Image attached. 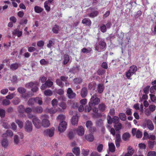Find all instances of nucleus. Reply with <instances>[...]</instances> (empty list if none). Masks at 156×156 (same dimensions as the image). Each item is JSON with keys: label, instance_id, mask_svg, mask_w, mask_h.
I'll use <instances>...</instances> for the list:
<instances>
[{"label": "nucleus", "instance_id": "nucleus-57", "mask_svg": "<svg viewBox=\"0 0 156 156\" xmlns=\"http://www.w3.org/2000/svg\"><path fill=\"white\" fill-rule=\"evenodd\" d=\"M2 104L4 105H7L10 104V101L8 99H5L2 101Z\"/></svg>", "mask_w": 156, "mask_h": 156}, {"label": "nucleus", "instance_id": "nucleus-10", "mask_svg": "<svg viewBox=\"0 0 156 156\" xmlns=\"http://www.w3.org/2000/svg\"><path fill=\"white\" fill-rule=\"evenodd\" d=\"M103 120L101 119H97L95 122V125L97 127H100L102 129H105L104 126Z\"/></svg>", "mask_w": 156, "mask_h": 156}, {"label": "nucleus", "instance_id": "nucleus-2", "mask_svg": "<svg viewBox=\"0 0 156 156\" xmlns=\"http://www.w3.org/2000/svg\"><path fill=\"white\" fill-rule=\"evenodd\" d=\"M97 94L95 93L92 96L90 100L89 105H91L92 106L98 105L100 101L99 98L97 97Z\"/></svg>", "mask_w": 156, "mask_h": 156}, {"label": "nucleus", "instance_id": "nucleus-16", "mask_svg": "<svg viewBox=\"0 0 156 156\" xmlns=\"http://www.w3.org/2000/svg\"><path fill=\"white\" fill-rule=\"evenodd\" d=\"M1 144L4 148H7L9 145L8 140L6 138H4L2 140Z\"/></svg>", "mask_w": 156, "mask_h": 156}, {"label": "nucleus", "instance_id": "nucleus-43", "mask_svg": "<svg viewBox=\"0 0 156 156\" xmlns=\"http://www.w3.org/2000/svg\"><path fill=\"white\" fill-rule=\"evenodd\" d=\"M16 122L18 125L19 127L21 129L23 128V123L22 122L20 121L19 120L16 119Z\"/></svg>", "mask_w": 156, "mask_h": 156}, {"label": "nucleus", "instance_id": "nucleus-14", "mask_svg": "<svg viewBox=\"0 0 156 156\" xmlns=\"http://www.w3.org/2000/svg\"><path fill=\"white\" fill-rule=\"evenodd\" d=\"M43 108L41 106H38L33 108V112L35 113H41L43 112Z\"/></svg>", "mask_w": 156, "mask_h": 156}, {"label": "nucleus", "instance_id": "nucleus-19", "mask_svg": "<svg viewBox=\"0 0 156 156\" xmlns=\"http://www.w3.org/2000/svg\"><path fill=\"white\" fill-rule=\"evenodd\" d=\"M98 11H96L87 14V16H84L85 17L88 16L90 18H94L95 17L97 16H98Z\"/></svg>", "mask_w": 156, "mask_h": 156}, {"label": "nucleus", "instance_id": "nucleus-18", "mask_svg": "<svg viewBox=\"0 0 156 156\" xmlns=\"http://www.w3.org/2000/svg\"><path fill=\"white\" fill-rule=\"evenodd\" d=\"M78 121V116L77 115L73 116L71 120V122L73 125H75L77 124Z\"/></svg>", "mask_w": 156, "mask_h": 156}, {"label": "nucleus", "instance_id": "nucleus-23", "mask_svg": "<svg viewBox=\"0 0 156 156\" xmlns=\"http://www.w3.org/2000/svg\"><path fill=\"white\" fill-rule=\"evenodd\" d=\"M72 152L77 156H79L80 154V149L78 147H75L72 150Z\"/></svg>", "mask_w": 156, "mask_h": 156}, {"label": "nucleus", "instance_id": "nucleus-13", "mask_svg": "<svg viewBox=\"0 0 156 156\" xmlns=\"http://www.w3.org/2000/svg\"><path fill=\"white\" fill-rule=\"evenodd\" d=\"M82 23L84 24H85L87 27L90 26L91 24V21L88 18H85L82 21Z\"/></svg>", "mask_w": 156, "mask_h": 156}, {"label": "nucleus", "instance_id": "nucleus-56", "mask_svg": "<svg viewBox=\"0 0 156 156\" xmlns=\"http://www.w3.org/2000/svg\"><path fill=\"white\" fill-rule=\"evenodd\" d=\"M74 81L75 83L77 84H80L82 82V80L80 78H75L74 79Z\"/></svg>", "mask_w": 156, "mask_h": 156}, {"label": "nucleus", "instance_id": "nucleus-52", "mask_svg": "<svg viewBox=\"0 0 156 156\" xmlns=\"http://www.w3.org/2000/svg\"><path fill=\"white\" fill-rule=\"evenodd\" d=\"M148 138L149 139L152 140V141H154L155 137L153 135H150L147 133V138Z\"/></svg>", "mask_w": 156, "mask_h": 156}, {"label": "nucleus", "instance_id": "nucleus-35", "mask_svg": "<svg viewBox=\"0 0 156 156\" xmlns=\"http://www.w3.org/2000/svg\"><path fill=\"white\" fill-rule=\"evenodd\" d=\"M13 139L15 144H18L20 143V139L19 138L18 135H15L14 136Z\"/></svg>", "mask_w": 156, "mask_h": 156}, {"label": "nucleus", "instance_id": "nucleus-64", "mask_svg": "<svg viewBox=\"0 0 156 156\" xmlns=\"http://www.w3.org/2000/svg\"><path fill=\"white\" fill-rule=\"evenodd\" d=\"M147 156H156V152L155 151H150L147 154Z\"/></svg>", "mask_w": 156, "mask_h": 156}, {"label": "nucleus", "instance_id": "nucleus-63", "mask_svg": "<svg viewBox=\"0 0 156 156\" xmlns=\"http://www.w3.org/2000/svg\"><path fill=\"white\" fill-rule=\"evenodd\" d=\"M151 100L153 102L156 101V96L154 94H150Z\"/></svg>", "mask_w": 156, "mask_h": 156}, {"label": "nucleus", "instance_id": "nucleus-62", "mask_svg": "<svg viewBox=\"0 0 156 156\" xmlns=\"http://www.w3.org/2000/svg\"><path fill=\"white\" fill-rule=\"evenodd\" d=\"M142 133L139 130H138L137 131L136 134V136L137 138H139L142 137Z\"/></svg>", "mask_w": 156, "mask_h": 156}, {"label": "nucleus", "instance_id": "nucleus-47", "mask_svg": "<svg viewBox=\"0 0 156 156\" xmlns=\"http://www.w3.org/2000/svg\"><path fill=\"white\" fill-rule=\"evenodd\" d=\"M93 125V123L91 121H87L86 124V126L87 128H89L92 126Z\"/></svg>", "mask_w": 156, "mask_h": 156}, {"label": "nucleus", "instance_id": "nucleus-22", "mask_svg": "<svg viewBox=\"0 0 156 156\" xmlns=\"http://www.w3.org/2000/svg\"><path fill=\"white\" fill-rule=\"evenodd\" d=\"M104 86L103 84H100L98 85L97 87V90L98 93L101 94L103 92L104 89Z\"/></svg>", "mask_w": 156, "mask_h": 156}, {"label": "nucleus", "instance_id": "nucleus-12", "mask_svg": "<svg viewBox=\"0 0 156 156\" xmlns=\"http://www.w3.org/2000/svg\"><path fill=\"white\" fill-rule=\"evenodd\" d=\"M20 27H18L17 28L14 30L12 34L13 35H17L18 37H20L22 35L23 32L22 31H19Z\"/></svg>", "mask_w": 156, "mask_h": 156}, {"label": "nucleus", "instance_id": "nucleus-51", "mask_svg": "<svg viewBox=\"0 0 156 156\" xmlns=\"http://www.w3.org/2000/svg\"><path fill=\"white\" fill-rule=\"evenodd\" d=\"M5 134L7 136L10 137H12L13 135L12 131L11 130L9 129H8L6 130V133Z\"/></svg>", "mask_w": 156, "mask_h": 156}, {"label": "nucleus", "instance_id": "nucleus-39", "mask_svg": "<svg viewBox=\"0 0 156 156\" xmlns=\"http://www.w3.org/2000/svg\"><path fill=\"white\" fill-rule=\"evenodd\" d=\"M92 51V49L90 48H84L81 50V51L83 53H90Z\"/></svg>", "mask_w": 156, "mask_h": 156}, {"label": "nucleus", "instance_id": "nucleus-28", "mask_svg": "<svg viewBox=\"0 0 156 156\" xmlns=\"http://www.w3.org/2000/svg\"><path fill=\"white\" fill-rule=\"evenodd\" d=\"M57 111V109L56 107H53L49 109L48 111L50 114H54L56 113Z\"/></svg>", "mask_w": 156, "mask_h": 156}, {"label": "nucleus", "instance_id": "nucleus-59", "mask_svg": "<svg viewBox=\"0 0 156 156\" xmlns=\"http://www.w3.org/2000/svg\"><path fill=\"white\" fill-rule=\"evenodd\" d=\"M45 83L48 88L51 87L53 84V82L49 80H48Z\"/></svg>", "mask_w": 156, "mask_h": 156}, {"label": "nucleus", "instance_id": "nucleus-60", "mask_svg": "<svg viewBox=\"0 0 156 156\" xmlns=\"http://www.w3.org/2000/svg\"><path fill=\"white\" fill-rule=\"evenodd\" d=\"M59 106L62 109H64L66 107V105L65 103L62 102L59 103Z\"/></svg>", "mask_w": 156, "mask_h": 156}, {"label": "nucleus", "instance_id": "nucleus-46", "mask_svg": "<svg viewBox=\"0 0 156 156\" xmlns=\"http://www.w3.org/2000/svg\"><path fill=\"white\" fill-rule=\"evenodd\" d=\"M35 83L33 82H30L26 84L25 87L28 88H32L33 87L35 86Z\"/></svg>", "mask_w": 156, "mask_h": 156}, {"label": "nucleus", "instance_id": "nucleus-41", "mask_svg": "<svg viewBox=\"0 0 156 156\" xmlns=\"http://www.w3.org/2000/svg\"><path fill=\"white\" fill-rule=\"evenodd\" d=\"M105 105L103 103L100 104L98 105V108L100 111L102 112H103L105 110Z\"/></svg>", "mask_w": 156, "mask_h": 156}, {"label": "nucleus", "instance_id": "nucleus-17", "mask_svg": "<svg viewBox=\"0 0 156 156\" xmlns=\"http://www.w3.org/2000/svg\"><path fill=\"white\" fill-rule=\"evenodd\" d=\"M87 90L85 87L83 88L81 90L80 94L81 96L83 98L85 97L87 95Z\"/></svg>", "mask_w": 156, "mask_h": 156}, {"label": "nucleus", "instance_id": "nucleus-5", "mask_svg": "<svg viewBox=\"0 0 156 156\" xmlns=\"http://www.w3.org/2000/svg\"><path fill=\"white\" fill-rule=\"evenodd\" d=\"M32 122L35 127L37 129H40L41 126V121L37 117L34 116L32 119Z\"/></svg>", "mask_w": 156, "mask_h": 156}, {"label": "nucleus", "instance_id": "nucleus-20", "mask_svg": "<svg viewBox=\"0 0 156 156\" xmlns=\"http://www.w3.org/2000/svg\"><path fill=\"white\" fill-rule=\"evenodd\" d=\"M108 147L109 150L110 152H113L115 151V147L113 143H109L108 144Z\"/></svg>", "mask_w": 156, "mask_h": 156}, {"label": "nucleus", "instance_id": "nucleus-54", "mask_svg": "<svg viewBox=\"0 0 156 156\" xmlns=\"http://www.w3.org/2000/svg\"><path fill=\"white\" fill-rule=\"evenodd\" d=\"M40 62L42 66L47 65L48 63V62L46 61L44 59H41Z\"/></svg>", "mask_w": 156, "mask_h": 156}, {"label": "nucleus", "instance_id": "nucleus-24", "mask_svg": "<svg viewBox=\"0 0 156 156\" xmlns=\"http://www.w3.org/2000/svg\"><path fill=\"white\" fill-rule=\"evenodd\" d=\"M19 65L17 63L12 64L10 66V68L12 70H15L18 69Z\"/></svg>", "mask_w": 156, "mask_h": 156}, {"label": "nucleus", "instance_id": "nucleus-11", "mask_svg": "<svg viewBox=\"0 0 156 156\" xmlns=\"http://www.w3.org/2000/svg\"><path fill=\"white\" fill-rule=\"evenodd\" d=\"M76 132L77 134L80 136H83L84 133V128L82 126H80L78 127L76 129Z\"/></svg>", "mask_w": 156, "mask_h": 156}, {"label": "nucleus", "instance_id": "nucleus-50", "mask_svg": "<svg viewBox=\"0 0 156 156\" xmlns=\"http://www.w3.org/2000/svg\"><path fill=\"white\" fill-rule=\"evenodd\" d=\"M155 141H148V145L149 148L150 149L153 148L154 145Z\"/></svg>", "mask_w": 156, "mask_h": 156}, {"label": "nucleus", "instance_id": "nucleus-29", "mask_svg": "<svg viewBox=\"0 0 156 156\" xmlns=\"http://www.w3.org/2000/svg\"><path fill=\"white\" fill-rule=\"evenodd\" d=\"M35 103L41 105L42 104V101L41 98L36 97L35 98Z\"/></svg>", "mask_w": 156, "mask_h": 156}, {"label": "nucleus", "instance_id": "nucleus-26", "mask_svg": "<svg viewBox=\"0 0 156 156\" xmlns=\"http://www.w3.org/2000/svg\"><path fill=\"white\" fill-rule=\"evenodd\" d=\"M59 30V27L57 25H55L52 28V31L55 34H57L58 33Z\"/></svg>", "mask_w": 156, "mask_h": 156}, {"label": "nucleus", "instance_id": "nucleus-58", "mask_svg": "<svg viewBox=\"0 0 156 156\" xmlns=\"http://www.w3.org/2000/svg\"><path fill=\"white\" fill-rule=\"evenodd\" d=\"M44 44V42L43 41H40L37 42V45L38 47H43Z\"/></svg>", "mask_w": 156, "mask_h": 156}, {"label": "nucleus", "instance_id": "nucleus-21", "mask_svg": "<svg viewBox=\"0 0 156 156\" xmlns=\"http://www.w3.org/2000/svg\"><path fill=\"white\" fill-rule=\"evenodd\" d=\"M130 134L126 132L124 133L122 135V137L124 140L126 141L128 140L130 137Z\"/></svg>", "mask_w": 156, "mask_h": 156}, {"label": "nucleus", "instance_id": "nucleus-53", "mask_svg": "<svg viewBox=\"0 0 156 156\" xmlns=\"http://www.w3.org/2000/svg\"><path fill=\"white\" fill-rule=\"evenodd\" d=\"M113 122L116 124L119 123V118L117 116H114L113 118Z\"/></svg>", "mask_w": 156, "mask_h": 156}, {"label": "nucleus", "instance_id": "nucleus-25", "mask_svg": "<svg viewBox=\"0 0 156 156\" xmlns=\"http://www.w3.org/2000/svg\"><path fill=\"white\" fill-rule=\"evenodd\" d=\"M63 63L65 65L66 64L69 60V56L67 54H65L64 55Z\"/></svg>", "mask_w": 156, "mask_h": 156}, {"label": "nucleus", "instance_id": "nucleus-8", "mask_svg": "<svg viewBox=\"0 0 156 156\" xmlns=\"http://www.w3.org/2000/svg\"><path fill=\"white\" fill-rule=\"evenodd\" d=\"M67 125V123L65 121H61L58 127V131L60 132H63L65 130Z\"/></svg>", "mask_w": 156, "mask_h": 156}, {"label": "nucleus", "instance_id": "nucleus-7", "mask_svg": "<svg viewBox=\"0 0 156 156\" xmlns=\"http://www.w3.org/2000/svg\"><path fill=\"white\" fill-rule=\"evenodd\" d=\"M55 131V128L54 127H52L50 129H47L44 131V134L47 136L51 137L54 135Z\"/></svg>", "mask_w": 156, "mask_h": 156}, {"label": "nucleus", "instance_id": "nucleus-27", "mask_svg": "<svg viewBox=\"0 0 156 156\" xmlns=\"http://www.w3.org/2000/svg\"><path fill=\"white\" fill-rule=\"evenodd\" d=\"M134 151L133 148L130 146H129L127 149V153H126L132 156Z\"/></svg>", "mask_w": 156, "mask_h": 156}, {"label": "nucleus", "instance_id": "nucleus-36", "mask_svg": "<svg viewBox=\"0 0 156 156\" xmlns=\"http://www.w3.org/2000/svg\"><path fill=\"white\" fill-rule=\"evenodd\" d=\"M18 111L20 113H23L25 111V109L23 105H20L18 107Z\"/></svg>", "mask_w": 156, "mask_h": 156}, {"label": "nucleus", "instance_id": "nucleus-4", "mask_svg": "<svg viewBox=\"0 0 156 156\" xmlns=\"http://www.w3.org/2000/svg\"><path fill=\"white\" fill-rule=\"evenodd\" d=\"M25 130L27 133H30L33 130V126L30 121L29 120L26 121L24 126Z\"/></svg>", "mask_w": 156, "mask_h": 156}, {"label": "nucleus", "instance_id": "nucleus-31", "mask_svg": "<svg viewBox=\"0 0 156 156\" xmlns=\"http://www.w3.org/2000/svg\"><path fill=\"white\" fill-rule=\"evenodd\" d=\"M35 11L37 13H40L43 10V9L41 7L35 6L34 8Z\"/></svg>", "mask_w": 156, "mask_h": 156}, {"label": "nucleus", "instance_id": "nucleus-9", "mask_svg": "<svg viewBox=\"0 0 156 156\" xmlns=\"http://www.w3.org/2000/svg\"><path fill=\"white\" fill-rule=\"evenodd\" d=\"M67 96L69 99L74 98L76 97V94L73 92L72 90L70 88H69L67 89Z\"/></svg>", "mask_w": 156, "mask_h": 156}, {"label": "nucleus", "instance_id": "nucleus-30", "mask_svg": "<svg viewBox=\"0 0 156 156\" xmlns=\"http://www.w3.org/2000/svg\"><path fill=\"white\" fill-rule=\"evenodd\" d=\"M86 139L88 141L92 142L94 140L93 136L91 134H89L86 136Z\"/></svg>", "mask_w": 156, "mask_h": 156}, {"label": "nucleus", "instance_id": "nucleus-45", "mask_svg": "<svg viewBox=\"0 0 156 156\" xmlns=\"http://www.w3.org/2000/svg\"><path fill=\"white\" fill-rule=\"evenodd\" d=\"M91 105H89V103L88 105H87L85 106V111L86 112H89L92 109Z\"/></svg>", "mask_w": 156, "mask_h": 156}, {"label": "nucleus", "instance_id": "nucleus-15", "mask_svg": "<svg viewBox=\"0 0 156 156\" xmlns=\"http://www.w3.org/2000/svg\"><path fill=\"white\" fill-rule=\"evenodd\" d=\"M147 127L150 130L154 129V127L152 122L150 120H147Z\"/></svg>", "mask_w": 156, "mask_h": 156}, {"label": "nucleus", "instance_id": "nucleus-40", "mask_svg": "<svg viewBox=\"0 0 156 156\" xmlns=\"http://www.w3.org/2000/svg\"><path fill=\"white\" fill-rule=\"evenodd\" d=\"M17 91L19 93L23 94L26 92V90L23 87H20L18 88Z\"/></svg>", "mask_w": 156, "mask_h": 156}, {"label": "nucleus", "instance_id": "nucleus-49", "mask_svg": "<svg viewBox=\"0 0 156 156\" xmlns=\"http://www.w3.org/2000/svg\"><path fill=\"white\" fill-rule=\"evenodd\" d=\"M48 2L46 1L44 3V7L45 8L46 10L48 12L51 9L50 7L48 6Z\"/></svg>", "mask_w": 156, "mask_h": 156}, {"label": "nucleus", "instance_id": "nucleus-6", "mask_svg": "<svg viewBox=\"0 0 156 156\" xmlns=\"http://www.w3.org/2000/svg\"><path fill=\"white\" fill-rule=\"evenodd\" d=\"M106 46V44L104 41L101 40L99 43L97 44L95 48V50L99 51V49H101L104 48Z\"/></svg>", "mask_w": 156, "mask_h": 156}, {"label": "nucleus", "instance_id": "nucleus-32", "mask_svg": "<svg viewBox=\"0 0 156 156\" xmlns=\"http://www.w3.org/2000/svg\"><path fill=\"white\" fill-rule=\"evenodd\" d=\"M44 94L46 96H51L53 94L52 91L50 89H48L44 91Z\"/></svg>", "mask_w": 156, "mask_h": 156}, {"label": "nucleus", "instance_id": "nucleus-48", "mask_svg": "<svg viewBox=\"0 0 156 156\" xmlns=\"http://www.w3.org/2000/svg\"><path fill=\"white\" fill-rule=\"evenodd\" d=\"M65 119V117L64 115L62 114L59 115H58L56 118V119L57 120H60V121H63Z\"/></svg>", "mask_w": 156, "mask_h": 156}, {"label": "nucleus", "instance_id": "nucleus-44", "mask_svg": "<svg viewBox=\"0 0 156 156\" xmlns=\"http://www.w3.org/2000/svg\"><path fill=\"white\" fill-rule=\"evenodd\" d=\"M5 111L4 109L0 108V116L1 118H3L5 117Z\"/></svg>", "mask_w": 156, "mask_h": 156}, {"label": "nucleus", "instance_id": "nucleus-61", "mask_svg": "<svg viewBox=\"0 0 156 156\" xmlns=\"http://www.w3.org/2000/svg\"><path fill=\"white\" fill-rule=\"evenodd\" d=\"M89 131L91 133H94L96 131V127L94 126H92L89 129Z\"/></svg>", "mask_w": 156, "mask_h": 156}, {"label": "nucleus", "instance_id": "nucleus-33", "mask_svg": "<svg viewBox=\"0 0 156 156\" xmlns=\"http://www.w3.org/2000/svg\"><path fill=\"white\" fill-rule=\"evenodd\" d=\"M115 124L114 127L116 131H119L122 128V125L121 123L119 122Z\"/></svg>", "mask_w": 156, "mask_h": 156}, {"label": "nucleus", "instance_id": "nucleus-38", "mask_svg": "<svg viewBox=\"0 0 156 156\" xmlns=\"http://www.w3.org/2000/svg\"><path fill=\"white\" fill-rule=\"evenodd\" d=\"M105 72V70L102 68L99 69L97 71V73L99 76L103 75Z\"/></svg>", "mask_w": 156, "mask_h": 156}, {"label": "nucleus", "instance_id": "nucleus-42", "mask_svg": "<svg viewBox=\"0 0 156 156\" xmlns=\"http://www.w3.org/2000/svg\"><path fill=\"white\" fill-rule=\"evenodd\" d=\"M35 103V98H33L30 99L28 101V104L30 106L34 104Z\"/></svg>", "mask_w": 156, "mask_h": 156}, {"label": "nucleus", "instance_id": "nucleus-55", "mask_svg": "<svg viewBox=\"0 0 156 156\" xmlns=\"http://www.w3.org/2000/svg\"><path fill=\"white\" fill-rule=\"evenodd\" d=\"M58 102V101L56 99H53L51 101V104L53 107H56L57 106Z\"/></svg>", "mask_w": 156, "mask_h": 156}, {"label": "nucleus", "instance_id": "nucleus-34", "mask_svg": "<svg viewBox=\"0 0 156 156\" xmlns=\"http://www.w3.org/2000/svg\"><path fill=\"white\" fill-rule=\"evenodd\" d=\"M119 116L120 119L122 121H125L126 119V116L124 113H120Z\"/></svg>", "mask_w": 156, "mask_h": 156}, {"label": "nucleus", "instance_id": "nucleus-3", "mask_svg": "<svg viewBox=\"0 0 156 156\" xmlns=\"http://www.w3.org/2000/svg\"><path fill=\"white\" fill-rule=\"evenodd\" d=\"M137 68L135 66H131L128 71L126 72V76L128 79H131L130 76L133 75L137 71Z\"/></svg>", "mask_w": 156, "mask_h": 156}, {"label": "nucleus", "instance_id": "nucleus-1", "mask_svg": "<svg viewBox=\"0 0 156 156\" xmlns=\"http://www.w3.org/2000/svg\"><path fill=\"white\" fill-rule=\"evenodd\" d=\"M40 119L41 120V126L44 128H47L50 126V122L48 119L49 117L48 115H41Z\"/></svg>", "mask_w": 156, "mask_h": 156}, {"label": "nucleus", "instance_id": "nucleus-37", "mask_svg": "<svg viewBox=\"0 0 156 156\" xmlns=\"http://www.w3.org/2000/svg\"><path fill=\"white\" fill-rule=\"evenodd\" d=\"M20 102V99L18 97L15 98L12 101L13 104L15 105L19 104Z\"/></svg>", "mask_w": 156, "mask_h": 156}]
</instances>
